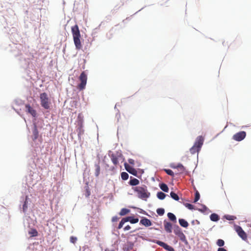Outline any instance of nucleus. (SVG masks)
Masks as SVG:
<instances>
[{"label":"nucleus","instance_id":"61","mask_svg":"<svg viewBox=\"0 0 251 251\" xmlns=\"http://www.w3.org/2000/svg\"><path fill=\"white\" fill-rule=\"evenodd\" d=\"M130 20V17H127L126 19L124 20L123 21V22H125V21H126L127 20Z\"/></svg>","mask_w":251,"mask_h":251},{"label":"nucleus","instance_id":"50","mask_svg":"<svg viewBox=\"0 0 251 251\" xmlns=\"http://www.w3.org/2000/svg\"><path fill=\"white\" fill-rule=\"evenodd\" d=\"M186 246H187V247L189 249H191V247L189 245V243H188V242L187 241V240H186V239L184 240L183 241H182Z\"/></svg>","mask_w":251,"mask_h":251},{"label":"nucleus","instance_id":"24","mask_svg":"<svg viewBox=\"0 0 251 251\" xmlns=\"http://www.w3.org/2000/svg\"><path fill=\"white\" fill-rule=\"evenodd\" d=\"M130 212V210L127 208H123L119 212V215L121 216H124L128 214Z\"/></svg>","mask_w":251,"mask_h":251},{"label":"nucleus","instance_id":"7","mask_svg":"<svg viewBox=\"0 0 251 251\" xmlns=\"http://www.w3.org/2000/svg\"><path fill=\"white\" fill-rule=\"evenodd\" d=\"M31 202V200L28 196L25 195V197H21V202L22 204H20V206L21 207L22 205V207H21V208H22L23 213L25 214L26 213V212L27 210L28 205V204H30Z\"/></svg>","mask_w":251,"mask_h":251},{"label":"nucleus","instance_id":"18","mask_svg":"<svg viewBox=\"0 0 251 251\" xmlns=\"http://www.w3.org/2000/svg\"><path fill=\"white\" fill-rule=\"evenodd\" d=\"M108 155L110 157L111 160L114 165H116L119 164L118 156H117L116 154H114L110 151H109Z\"/></svg>","mask_w":251,"mask_h":251},{"label":"nucleus","instance_id":"21","mask_svg":"<svg viewBox=\"0 0 251 251\" xmlns=\"http://www.w3.org/2000/svg\"><path fill=\"white\" fill-rule=\"evenodd\" d=\"M159 187L161 190L165 193H168L169 191V188L168 185L164 182L159 183Z\"/></svg>","mask_w":251,"mask_h":251},{"label":"nucleus","instance_id":"34","mask_svg":"<svg viewBox=\"0 0 251 251\" xmlns=\"http://www.w3.org/2000/svg\"><path fill=\"white\" fill-rule=\"evenodd\" d=\"M210 220H220V216L217 213H213L210 216Z\"/></svg>","mask_w":251,"mask_h":251},{"label":"nucleus","instance_id":"49","mask_svg":"<svg viewBox=\"0 0 251 251\" xmlns=\"http://www.w3.org/2000/svg\"><path fill=\"white\" fill-rule=\"evenodd\" d=\"M128 163H129L130 165H132V166H133V165H134L135 161H134V159H133L129 158V159H128Z\"/></svg>","mask_w":251,"mask_h":251},{"label":"nucleus","instance_id":"26","mask_svg":"<svg viewBox=\"0 0 251 251\" xmlns=\"http://www.w3.org/2000/svg\"><path fill=\"white\" fill-rule=\"evenodd\" d=\"M170 197L176 201H178L180 199L179 196L175 192L172 191L170 193Z\"/></svg>","mask_w":251,"mask_h":251},{"label":"nucleus","instance_id":"22","mask_svg":"<svg viewBox=\"0 0 251 251\" xmlns=\"http://www.w3.org/2000/svg\"><path fill=\"white\" fill-rule=\"evenodd\" d=\"M167 196L168 195L162 191H158L156 194V197L160 200H164Z\"/></svg>","mask_w":251,"mask_h":251},{"label":"nucleus","instance_id":"52","mask_svg":"<svg viewBox=\"0 0 251 251\" xmlns=\"http://www.w3.org/2000/svg\"><path fill=\"white\" fill-rule=\"evenodd\" d=\"M151 215H149L148 214L147 215L149 217L151 218L152 216H155V217H157V215L154 212H151Z\"/></svg>","mask_w":251,"mask_h":251},{"label":"nucleus","instance_id":"14","mask_svg":"<svg viewBox=\"0 0 251 251\" xmlns=\"http://www.w3.org/2000/svg\"><path fill=\"white\" fill-rule=\"evenodd\" d=\"M28 224L29 226L27 229V232L29 235V237L32 238L37 236L38 234L37 230L35 228L30 227V223H28Z\"/></svg>","mask_w":251,"mask_h":251},{"label":"nucleus","instance_id":"20","mask_svg":"<svg viewBox=\"0 0 251 251\" xmlns=\"http://www.w3.org/2000/svg\"><path fill=\"white\" fill-rule=\"evenodd\" d=\"M134 243L131 241H128L125 246L124 247V251H130L133 249Z\"/></svg>","mask_w":251,"mask_h":251},{"label":"nucleus","instance_id":"9","mask_svg":"<svg viewBox=\"0 0 251 251\" xmlns=\"http://www.w3.org/2000/svg\"><path fill=\"white\" fill-rule=\"evenodd\" d=\"M124 165L126 170L130 174H131L132 175L138 178H141V175H139L138 174L136 169L133 168L132 166L128 165L126 162H125Z\"/></svg>","mask_w":251,"mask_h":251},{"label":"nucleus","instance_id":"39","mask_svg":"<svg viewBox=\"0 0 251 251\" xmlns=\"http://www.w3.org/2000/svg\"><path fill=\"white\" fill-rule=\"evenodd\" d=\"M179 225L185 228H186L188 227L189 224L187 222V221H178Z\"/></svg>","mask_w":251,"mask_h":251},{"label":"nucleus","instance_id":"55","mask_svg":"<svg viewBox=\"0 0 251 251\" xmlns=\"http://www.w3.org/2000/svg\"><path fill=\"white\" fill-rule=\"evenodd\" d=\"M131 228V227L129 225H127L126 226H125L124 228V230L125 231H126V230H128L129 229H130Z\"/></svg>","mask_w":251,"mask_h":251},{"label":"nucleus","instance_id":"47","mask_svg":"<svg viewBox=\"0 0 251 251\" xmlns=\"http://www.w3.org/2000/svg\"><path fill=\"white\" fill-rule=\"evenodd\" d=\"M70 242L75 244L77 241V238L75 236H72L70 238Z\"/></svg>","mask_w":251,"mask_h":251},{"label":"nucleus","instance_id":"17","mask_svg":"<svg viewBox=\"0 0 251 251\" xmlns=\"http://www.w3.org/2000/svg\"><path fill=\"white\" fill-rule=\"evenodd\" d=\"M128 183L130 186L134 187L137 186V185L139 184L140 181L138 179L133 176H130L129 181H128Z\"/></svg>","mask_w":251,"mask_h":251},{"label":"nucleus","instance_id":"51","mask_svg":"<svg viewBox=\"0 0 251 251\" xmlns=\"http://www.w3.org/2000/svg\"><path fill=\"white\" fill-rule=\"evenodd\" d=\"M120 117L121 116H120V111L118 109H117V112L116 114V117L117 118L118 121H119V119L120 118Z\"/></svg>","mask_w":251,"mask_h":251},{"label":"nucleus","instance_id":"43","mask_svg":"<svg viewBox=\"0 0 251 251\" xmlns=\"http://www.w3.org/2000/svg\"><path fill=\"white\" fill-rule=\"evenodd\" d=\"M176 169H180L182 172L186 171V168L181 163L176 164Z\"/></svg>","mask_w":251,"mask_h":251},{"label":"nucleus","instance_id":"19","mask_svg":"<svg viewBox=\"0 0 251 251\" xmlns=\"http://www.w3.org/2000/svg\"><path fill=\"white\" fill-rule=\"evenodd\" d=\"M100 160L99 159L98 162H95V176L96 177H98L100 174Z\"/></svg>","mask_w":251,"mask_h":251},{"label":"nucleus","instance_id":"23","mask_svg":"<svg viewBox=\"0 0 251 251\" xmlns=\"http://www.w3.org/2000/svg\"><path fill=\"white\" fill-rule=\"evenodd\" d=\"M183 205L186 207L187 209L190 210H196V207L194 205L187 202H183Z\"/></svg>","mask_w":251,"mask_h":251},{"label":"nucleus","instance_id":"60","mask_svg":"<svg viewBox=\"0 0 251 251\" xmlns=\"http://www.w3.org/2000/svg\"><path fill=\"white\" fill-rule=\"evenodd\" d=\"M99 214H97L96 213L94 215V217H92V218L93 219H96L98 217V216Z\"/></svg>","mask_w":251,"mask_h":251},{"label":"nucleus","instance_id":"11","mask_svg":"<svg viewBox=\"0 0 251 251\" xmlns=\"http://www.w3.org/2000/svg\"><path fill=\"white\" fill-rule=\"evenodd\" d=\"M247 133L245 131H240L234 134L232 139L236 141L241 142L246 137Z\"/></svg>","mask_w":251,"mask_h":251},{"label":"nucleus","instance_id":"4","mask_svg":"<svg viewBox=\"0 0 251 251\" xmlns=\"http://www.w3.org/2000/svg\"><path fill=\"white\" fill-rule=\"evenodd\" d=\"M40 104L46 110L50 109L51 102L47 93L43 92L40 94Z\"/></svg>","mask_w":251,"mask_h":251},{"label":"nucleus","instance_id":"59","mask_svg":"<svg viewBox=\"0 0 251 251\" xmlns=\"http://www.w3.org/2000/svg\"><path fill=\"white\" fill-rule=\"evenodd\" d=\"M170 167L173 169H176V165H175V164H171L170 165Z\"/></svg>","mask_w":251,"mask_h":251},{"label":"nucleus","instance_id":"16","mask_svg":"<svg viewBox=\"0 0 251 251\" xmlns=\"http://www.w3.org/2000/svg\"><path fill=\"white\" fill-rule=\"evenodd\" d=\"M201 208L196 207V210H198L204 215H208L211 212V210L205 204H201Z\"/></svg>","mask_w":251,"mask_h":251},{"label":"nucleus","instance_id":"10","mask_svg":"<svg viewBox=\"0 0 251 251\" xmlns=\"http://www.w3.org/2000/svg\"><path fill=\"white\" fill-rule=\"evenodd\" d=\"M32 139L33 141H36L39 136V130H38V127L39 126L37 125V123L36 121L34 120H32Z\"/></svg>","mask_w":251,"mask_h":251},{"label":"nucleus","instance_id":"44","mask_svg":"<svg viewBox=\"0 0 251 251\" xmlns=\"http://www.w3.org/2000/svg\"><path fill=\"white\" fill-rule=\"evenodd\" d=\"M85 196L86 198L89 197L91 195V192L90 189L88 186L85 187Z\"/></svg>","mask_w":251,"mask_h":251},{"label":"nucleus","instance_id":"41","mask_svg":"<svg viewBox=\"0 0 251 251\" xmlns=\"http://www.w3.org/2000/svg\"><path fill=\"white\" fill-rule=\"evenodd\" d=\"M13 102L17 105H21L23 104V101L20 99H15Z\"/></svg>","mask_w":251,"mask_h":251},{"label":"nucleus","instance_id":"15","mask_svg":"<svg viewBox=\"0 0 251 251\" xmlns=\"http://www.w3.org/2000/svg\"><path fill=\"white\" fill-rule=\"evenodd\" d=\"M164 229L166 232L170 233L172 232L173 228V224L167 221H164Z\"/></svg>","mask_w":251,"mask_h":251},{"label":"nucleus","instance_id":"1","mask_svg":"<svg viewBox=\"0 0 251 251\" xmlns=\"http://www.w3.org/2000/svg\"><path fill=\"white\" fill-rule=\"evenodd\" d=\"M132 189L137 193V197L143 201H147L151 196V193L148 191L147 187L145 185L132 187Z\"/></svg>","mask_w":251,"mask_h":251},{"label":"nucleus","instance_id":"35","mask_svg":"<svg viewBox=\"0 0 251 251\" xmlns=\"http://www.w3.org/2000/svg\"><path fill=\"white\" fill-rule=\"evenodd\" d=\"M163 171L169 176H170L172 177H174L175 174L174 172L170 169H164Z\"/></svg>","mask_w":251,"mask_h":251},{"label":"nucleus","instance_id":"32","mask_svg":"<svg viewBox=\"0 0 251 251\" xmlns=\"http://www.w3.org/2000/svg\"><path fill=\"white\" fill-rule=\"evenodd\" d=\"M121 179L123 180H126L128 179V178L129 177V175H128V173L126 172H122L121 173Z\"/></svg>","mask_w":251,"mask_h":251},{"label":"nucleus","instance_id":"2","mask_svg":"<svg viewBox=\"0 0 251 251\" xmlns=\"http://www.w3.org/2000/svg\"><path fill=\"white\" fill-rule=\"evenodd\" d=\"M71 31L75 49L77 50H80L82 48V44L80 41L81 35L78 26L77 24L72 26Z\"/></svg>","mask_w":251,"mask_h":251},{"label":"nucleus","instance_id":"42","mask_svg":"<svg viewBox=\"0 0 251 251\" xmlns=\"http://www.w3.org/2000/svg\"><path fill=\"white\" fill-rule=\"evenodd\" d=\"M102 24V22H101L98 27H96L95 28H94L93 30V32L92 33V35L94 37L95 36L96 34L97 33V32H98V30L100 29V26Z\"/></svg>","mask_w":251,"mask_h":251},{"label":"nucleus","instance_id":"62","mask_svg":"<svg viewBox=\"0 0 251 251\" xmlns=\"http://www.w3.org/2000/svg\"><path fill=\"white\" fill-rule=\"evenodd\" d=\"M140 218H141V220H149L145 217H140Z\"/></svg>","mask_w":251,"mask_h":251},{"label":"nucleus","instance_id":"6","mask_svg":"<svg viewBox=\"0 0 251 251\" xmlns=\"http://www.w3.org/2000/svg\"><path fill=\"white\" fill-rule=\"evenodd\" d=\"M79 79L80 82L78 84L77 88L79 91H82L85 89L87 80V75L85 71L81 73Z\"/></svg>","mask_w":251,"mask_h":251},{"label":"nucleus","instance_id":"29","mask_svg":"<svg viewBox=\"0 0 251 251\" xmlns=\"http://www.w3.org/2000/svg\"><path fill=\"white\" fill-rule=\"evenodd\" d=\"M121 220H139V218L136 217L134 214H131L129 216L122 218Z\"/></svg>","mask_w":251,"mask_h":251},{"label":"nucleus","instance_id":"36","mask_svg":"<svg viewBox=\"0 0 251 251\" xmlns=\"http://www.w3.org/2000/svg\"><path fill=\"white\" fill-rule=\"evenodd\" d=\"M216 244L219 248H222L225 245V241L223 239H219L216 241Z\"/></svg>","mask_w":251,"mask_h":251},{"label":"nucleus","instance_id":"3","mask_svg":"<svg viewBox=\"0 0 251 251\" xmlns=\"http://www.w3.org/2000/svg\"><path fill=\"white\" fill-rule=\"evenodd\" d=\"M204 140V138L201 135L196 138L193 146L189 150L191 154H194L196 152L199 153L201 151L203 144Z\"/></svg>","mask_w":251,"mask_h":251},{"label":"nucleus","instance_id":"38","mask_svg":"<svg viewBox=\"0 0 251 251\" xmlns=\"http://www.w3.org/2000/svg\"><path fill=\"white\" fill-rule=\"evenodd\" d=\"M165 250H166L167 251H175L174 248H173L172 246L169 245L168 244L166 243L165 244L164 247L163 248Z\"/></svg>","mask_w":251,"mask_h":251},{"label":"nucleus","instance_id":"12","mask_svg":"<svg viewBox=\"0 0 251 251\" xmlns=\"http://www.w3.org/2000/svg\"><path fill=\"white\" fill-rule=\"evenodd\" d=\"M98 226V221H90L88 225L86 226V227L88 230L87 234L90 232H92V230L97 229Z\"/></svg>","mask_w":251,"mask_h":251},{"label":"nucleus","instance_id":"46","mask_svg":"<svg viewBox=\"0 0 251 251\" xmlns=\"http://www.w3.org/2000/svg\"><path fill=\"white\" fill-rule=\"evenodd\" d=\"M155 243L159 246H160V247L163 248L165 244H166L165 242H163L162 241H160V240H157Z\"/></svg>","mask_w":251,"mask_h":251},{"label":"nucleus","instance_id":"5","mask_svg":"<svg viewBox=\"0 0 251 251\" xmlns=\"http://www.w3.org/2000/svg\"><path fill=\"white\" fill-rule=\"evenodd\" d=\"M77 119L78 123L76 130L77 133L78 140L79 142H80L81 141V136L82 134H83L84 132V130L83 128V119L80 114H78L77 116Z\"/></svg>","mask_w":251,"mask_h":251},{"label":"nucleus","instance_id":"31","mask_svg":"<svg viewBox=\"0 0 251 251\" xmlns=\"http://www.w3.org/2000/svg\"><path fill=\"white\" fill-rule=\"evenodd\" d=\"M156 211L157 216L158 215V216H163L165 214V210L164 208L160 207V208H158L156 209Z\"/></svg>","mask_w":251,"mask_h":251},{"label":"nucleus","instance_id":"53","mask_svg":"<svg viewBox=\"0 0 251 251\" xmlns=\"http://www.w3.org/2000/svg\"><path fill=\"white\" fill-rule=\"evenodd\" d=\"M191 224L193 226H195V225H199L200 224V221H191Z\"/></svg>","mask_w":251,"mask_h":251},{"label":"nucleus","instance_id":"64","mask_svg":"<svg viewBox=\"0 0 251 251\" xmlns=\"http://www.w3.org/2000/svg\"><path fill=\"white\" fill-rule=\"evenodd\" d=\"M190 180H191V182L192 185H194V179L193 178H191Z\"/></svg>","mask_w":251,"mask_h":251},{"label":"nucleus","instance_id":"63","mask_svg":"<svg viewBox=\"0 0 251 251\" xmlns=\"http://www.w3.org/2000/svg\"><path fill=\"white\" fill-rule=\"evenodd\" d=\"M119 6H118V5H116L114 8V10H118L119 8Z\"/></svg>","mask_w":251,"mask_h":251},{"label":"nucleus","instance_id":"37","mask_svg":"<svg viewBox=\"0 0 251 251\" xmlns=\"http://www.w3.org/2000/svg\"><path fill=\"white\" fill-rule=\"evenodd\" d=\"M168 220H177L176 216L172 212H168L167 213Z\"/></svg>","mask_w":251,"mask_h":251},{"label":"nucleus","instance_id":"30","mask_svg":"<svg viewBox=\"0 0 251 251\" xmlns=\"http://www.w3.org/2000/svg\"><path fill=\"white\" fill-rule=\"evenodd\" d=\"M140 225L148 227L152 225L151 221H140Z\"/></svg>","mask_w":251,"mask_h":251},{"label":"nucleus","instance_id":"58","mask_svg":"<svg viewBox=\"0 0 251 251\" xmlns=\"http://www.w3.org/2000/svg\"><path fill=\"white\" fill-rule=\"evenodd\" d=\"M119 218L118 217V216L115 215L114 216H113L111 220H119Z\"/></svg>","mask_w":251,"mask_h":251},{"label":"nucleus","instance_id":"57","mask_svg":"<svg viewBox=\"0 0 251 251\" xmlns=\"http://www.w3.org/2000/svg\"><path fill=\"white\" fill-rule=\"evenodd\" d=\"M182 172L185 173V174L186 175H187V176H191L190 172H189V171H187L186 169V171H182Z\"/></svg>","mask_w":251,"mask_h":251},{"label":"nucleus","instance_id":"8","mask_svg":"<svg viewBox=\"0 0 251 251\" xmlns=\"http://www.w3.org/2000/svg\"><path fill=\"white\" fill-rule=\"evenodd\" d=\"M25 111L27 114H29L32 116L33 118V120H34L35 121H36V119L38 117L37 111L33 107H32L30 104H25Z\"/></svg>","mask_w":251,"mask_h":251},{"label":"nucleus","instance_id":"25","mask_svg":"<svg viewBox=\"0 0 251 251\" xmlns=\"http://www.w3.org/2000/svg\"><path fill=\"white\" fill-rule=\"evenodd\" d=\"M127 222H129L132 224H134L137 223L139 221H120V222L118 226V228L121 229L125 223Z\"/></svg>","mask_w":251,"mask_h":251},{"label":"nucleus","instance_id":"54","mask_svg":"<svg viewBox=\"0 0 251 251\" xmlns=\"http://www.w3.org/2000/svg\"><path fill=\"white\" fill-rule=\"evenodd\" d=\"M117 156H118V158H121V157H123V156L122 154V153L121 152H117V154L116 155Z\"/></svg>","mask_w":251,"mask_h":251},{"label":"nucleus","instance_id":"28","mask_svg":"<svg viewBox=\"0 0 251 251\" xmlns=\"http://www.w3.org/2000/svg\"><path fill=\"white\" fill-rule=\"evenodd\" d=\"M174 232L177 236L179 234L182 232L181 228L178 226H174Z\"/></svg>","mask_w":251,"mask_h":251},{"label":"nucleus","instance_id":"33","mask_svg":"<svg viewBox=\"0 0 251 251\" xmlns=\"http://www.w3.org/2000/svg\"><path fill=\"white\" fill-rule=\"evenodd\" d=\"M201 195L197 190L195 192V199L193 201L194 203H196L200 199Z\"/></svg>","mask_w":251,"mask_h":251},{"label":"nucleus","instance_id":"45","mask_svg":"<svg viewBox=\"0 0 251 251\" xmlns=\"http://www.w3.org/2000/svg\"><path fill=\"white\" fill-rule=\"evenodd\" d=\"M177 236L179 237V239L181 241H183L184 240H185L186 239L185 235H184V234L183 232H182L181 233L178 235Z\"/></svg>","mask_w":251,"mask_h":251},{"label":"nucleus","instance_id":"13","mask_svg":"<svg viewBox=\"0 0 251 251\" xmlns=\"http://www.w3.org/2000/svg\"><path fill=\"white\" fill-rule=\"evenodd\" d=\"M235 229L239 236L243 240L247 239V235L246 233L243 230L242 227L239 226H235Z\"/></svg>","mask_w":251,"mask_h":251},{"label":"nucleus","instance_id":"56","mask_svg":"<svg viewBox=\"0 0 251 251\" xmlns=\"http://www.w3.org/2000/svg\"><path fill=\"white\" fill-rule=\"evenodd\" d=\"M217 251H227L226 249L223 247L219 248L217 250Z\"/></svg>","mask_w":251,"mask_h":251},{"label":"nucleus","instance_id":"48","mask_svg":"<svg viewBox=\"0 0 251 251\" xmlns=\"http://www.w3.org/2000/svg\"><path fill=\"white\" fill-rule=\"evenodd\" d=\"M11 106L12 109H13V110H14V111H15V112H16L18 115H21L20 113V111H21V109H16V108L14 107V106L13 105V104H11Z\"/></svg>","mask_w":251,"mask_h":251},{"label":"nucleus","instance_id":"27","mask_svg":"<svg viewBox=\"0 0 251 251\" xmlns=\"http://www.w3.org/2000/svg\"><path fill=\"white\" fill-rule=\"evenodd\" d=\"M222 220H237V217L234 215L225 214L223 216Z\"/></svg>","mask_w":251,"mask_h":251},{"label":"nucleus","instance_id":"40","mask_svg":"<svg viewBox=\"0 0 251 251\" xmlns=\"http://www.w3.org/2000/svg\"><path fill=\"white\" fill-rule=\"evenodd\" d=\"M132 207L134 209H137V212L140 214H144V215H148V213L145 211L144 210L141 209V208H137L135 206H132Z\"/></svg>","mask_w":251,"mask_h":251}]
</instances>
